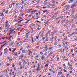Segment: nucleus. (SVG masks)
Here are the masks:
<instances>
[{
  "label": "nucleus",
  "instance_id": "obj_1",
  "mask_svg": "<svg viewBox=\"0 0 77 77\" xmlns=\"http://www.w3.org/2000/svg\"><path fill=\"white\" fill-rule=\"evenodd\" d=\"M14 41H13L11 42L9 44V45H10V46H11V45H12L13 44H14Z\"/></svg>",
  "mask_w": 77,
  "mask_h": 77
},
{
  "label": "nucleus",
  "instance_id": "obj_2",
  "mask_svg": "<svg viewBox=\"0 0 77 77\" xmlns=\"http://www.w3.org/2000/svg\"><path fill=\"white\" fill-rule=\"evenodd\" d=\"M22 53H27V50H23Z\"/></svg>",
  "mask_w": 77,
  "mask_h": 77
},
{
  "label": "nucleus",
  "instance_id": "obj_3",
  "mask_svg": "<svg viewBox=\"0 0 77 77\" xmlns=\"http://www.w3.org/2000/svg\"><path fill=\"white\" fill-rule=\"evenodd\" d=\"M44 58H45V57L44 56L42 55L41 57V59H42V60H44Z\"/></svg>",
  "mask_w": 77,
  "mask_h": 77
},
{
  "label": "nucleus",
  "instance_id": "obj_4",
  "mask_svg": "<svg viewBox=\"0 0 77 77\" xmlns=\"http://www.w3.org/2000/svg\"><path fill=\"white\" fill-rule=\"evenodd\" d=\"M6 44H7V42H6L5 44H4L3 45H1V48H3V46H5V45H6Z\"/></svg>",
  "mask_w": 77,
  "mask_h": 77
},
{
  "label": "nucleus",
  "instance_id": "obj_5",
  "mask_svg": "<svg viewBox=\"0 0 77 77\" xmlns=\"http://www.w3.org/2000/svg\"><path fill=\"white\" fill-rule=\"evenodd\" d=\"M40 69H41V67H38L36 69V70L37 71H39V70H40Z\"/></svg>",
  "mask_w": 77,
  "mask_h": 77
},
{
  "label": "nucleus",
  "instance_id": "obj_6",
  "mask_svg": "<svg viewBox=\"0 0 77 77\" xmlns=\"http://www.w3.org/2000/svg\"><path fill=\"white\" fill-rule=\"evenodd\" d=\"M62 74V72H60L58 73V75H61Z\"/></svg>",
  "mask_w": 77,
  "mask_h": 77
},
{
  "label": "nucleus",
  "instance_id": "obj_7",
  "mask_svg": "<svg viewBox=\"0 0 77 77\" xmlns=\"http://www.w3.org/2000/svg\"><path fill=\"white\" fill-rule=\"evenodd\" d=\"M8 50H7L5 51L4 52V54H6V53H7V52H8Z\"/></svg>",
  "mask_w": 77,
  "mask_h": 77
},
{
  "label": "nucleus",
  "instance_id": "obj_8",
  "mask_svg": "<svg viewBox=\"0 0 77 77\" xmlns=\"http://www.w3.org/2000/svg\"><path fill=\"white\" fill-rule=\"evenodd\" d=\"M54 39V36H52V38H50V41H52V39Z\"/></svg>",
  "mask_w": 77,
  "mask_h": 77
},
{
  "label": "nucleus",
  "instance_id": "obj_9",
  "mask_svg": "<svg viewBox=\"0 0 77 77\" xmlns=\"http://www.w3.org/2000/svg\"><path fill=\"white\" fill-rule=\"evenodd\" d=\"M52 54V53H51L50 54H48L47 56V58H48L49 56H50Z\"/></svg>",
  "mask_w": 77,
  "mask_h": 77
},
{
  "label": "nucleus",
  "instance_id": "obj_10",
  "mask_svg": "<svg viewBox=\"0 0 77 77\" xmlns=\"http://www.w3.org/2000/svg\"><path fill=\"white\" fill-rule=\"evenodd\" d=\"M63 16L59 17V18H61L60 19H63Z\"/></svg>",
  "mask_w": 77,
  "mask_h": 77
},
{
  "label": "nucleus",
  "instance_id": "obj_11",
  "mask_svg": "<svg viewBox=\"0 0 77 77\" xmlns=\"http://www.w3.org/2000/svg\"><path fill=\"white\" fill-rule=\"evenodd\" d=\"M41 65V64L40 63H39L38 64V67H40L39 66H40Z\"/></svg>",
  "mask_w": 77,
  "mask_h": 77
},
{
  "label": "nucleus",
  "instance_id": "obj_12",
  "mask_svg": "<svg viewBox=\"0 0 77 77\" xmlns=\"http://www.w3.org/2000/svg\"><path fill=\"white\" fill-rule=\"evenodd\" d=\"M14 56H17V52H15V53H14Z\"/></svg>",
  "mask_w": 77,
  "mask_h": 77
},
{
  "label": "nucleus",
  "instance_id": "obj_13",
  "mask_svg": "<svg viewBox=\"0 0 77 77\" xmlns=\"http://www.w3.org/2000/svg\"><path fill=\"white\" fill-rule=\"evenodd\" d=\"M63 71H64V72H68V71H66V70L65 69H63Z\"/></svg>",
  "mask_w": 77,
  "mask_h": 77
},
{
  "label": "nucleus",
  "instance_id": "obj_14",
  "mask_svg": "<svg viewBox=\"0 0 77 77\" xmlns=\"http://www.w3.org/2000/svg\"><path fill=\"white\" fill-rule=\"evenodd\" d=\"M57 32V31H54L53 32V33H54H54H56Z\"/></svg>",
  "mask_w": 77,
  "mask_h": 77
},
{
  "label": "nucleus",
  "instance_id": "obj_15",
  "mask_svg": "<svg viewBox=\"0 0 77 77\" xmlns=\"http://www.w3.org/2000/svg\"><path fill=\"white\" fill-rule=\"evenodd\" d=\"M1 16H4V14H3V13H1Z\"/></svg>",
  "mask_w": 77,
  "mask_h": 77
},
{
  "label": "nucleus",
  "instance_id": "obj_16",
  "mask_svg": "<svg viewBox=\"0 0 77 77\" xmlns=\"http://www.w3.org/2000/svg\"><path fill=\"white\" fill-rule=\"evenodd\" d=\"M30 53H32V52L30 51H29L28 53V55H30Z\"/></svg>",
  "mask_w": 77,
  "mask_h": 77
},
{
  "label": "nucleus",
  "instance_id": "obj_17",
  "mask_svg": "<svg viewBox=\"0 0 77 77\" xmlns=\"http://www.w3.org/2000/svg\"><path fill=\"white\" fill-rule=\"evenodd\" d=\"M13 65H12V67L13 68H15V64H14V63H13Z\"/></svg>",
  "mask_w": 77,
  "mask_h": 77
},
{
  "label": "nucleus",
  "instance_id": "obj_18",
  "mask_svg": "<svg viewBox=\"0 0 77 77\" xmlns=\"http://www.w3.org/2000/svg\"><path fill=\"white\" fill-rule=\"evenodd\" d=\"M12 36H11L9 37V38H8L9 40L10 39H11V38H12Z\"/></svg>",
  "mask_w": 77,
  "mask_h": 77
},
{
  "label": "nucleus",
  "instance_id": "obj_19",
  "mask_svg": "<svg viewBox=\"0 0 77 77\" xmlns=\"http://www.w3.org/2000/svg\"><path fill=\"white\" fill-rule=\"evenodd\" d=\"M69 3H72V2L71 1H69L68 2Z\"/></svg>",
  "mask_w": 77,
  "mask_h": 77
},
{
  "label": "nucleus",
  "instance_id": "obj_20",
  "mask_svg": "<svg viewBox=\"0 0 77 77\" xmlns=\"http://www.w3.org/2000/svg\"><path fill=\"white\" fill-rule=\"evenodd\" d=\"M47 46H48L47 45H46L45 46V48L46 49H48V48H47Z\"/></svg>",
  "mask_w": 77,
  "mask_h": 77
},
{
  "label": "nucleus",
  "instance_id": "obj_21",
  "mask_svg": "<svg viewBox=\"0 0 77 77\" xmlns=\"http://www.w3.org/2000/svg\"><path fill=\"white\" fill-rule=\"evenodd\" d=\"M68 22H69V21H68V20H67L66 21V24H68Z\"/></svg>",
  "mask_w": 77,
  "mask_h": 77
},
{
  "label": "nucleus",
  "instance_id": "obj_22",
  "mask_svg": "<svg viewBox=\"0 0 77 77\" xmlns=\"http://www.w3.org/2000/svg\"><path fill=\"white\" fill-rule=\"evenodd\" d=\"M57 45V42H55L54 43V45L55 46H56Z\"/></svg>",
  "mask_w": 77,
  "mask_h": 77
},
{
  "label": "nucleus",
  "instance_id": "obj_23",
  "mask_svg": "<svg viewBox=\"0 0 77 77\" xmlns=\"http://www.w3.org/2000/svg\"><path fill=\"white\" fill-rule=\"evenodd\" d=\"M46 40L45 41H48V37H46Z\"/></svg>",
  "mask_w": 77,
  "mask_h": 77
},
{
  "label": "nucleus",
  "instance_id": "obj_24",
  "mask_svg": "<svg viewBox=\"0 0 77 77\" xmlns=\"http://www.w3.org/2000/svg\"><path fill=\"white\" fill-rule=\"evenodd\" d=\"M6 41H4V42H2L0 43L1 44H3V43H5V42H6Z\"/></svg>",
  "mask_w": 77,
  "mask_h": 77
},
{
  "label": "nucleus",
  "instance_id": "obj_25",
  "mask_svg": "<svg viewBox=\"0 0 77 77\" xmlns=\"http://www.w3.org/2000/svg\"><path fill=\"white\" fill-rule=\"evenodd\" d=\"M31 13H30V14H34V13H33V12H34V11H31Z\"/></svg>",
  "mask_w": 77,
  "mask_h": 77
},
{
  "label": "nucleus",
  "instance_id": "obj_26",
  "mask_svg": "<svg viewBox=\"0 0 77 77\" xmlns=\"http://www.w3.org/2000/svg\"><path fill=\"white\" fill-rule=\"evenodd\" d=\"M49 49V50H53V48H50Z\"/></svg>",
  "mask_w": 77,
  "mask_h": 77
},
{
  "label": "nucleus",
  "instance_id": "obj_27",
  "mask_svg": "<svg viewBox=\"0 0 77 77\" xmlns=\"http://www.w3.org/2000/svg\"><path fill=\"white\" fill-rule=\"evenodd\" d=\"M19 66H22V65H21V62H19Z\"/></svg>",
  "mask_w": 77,
  "mask_h": 77
},
{
  "label": "nucleus",
  "instance_id": "obj_28",
  "mask_svg": "<svg viewBox=\"0 0 77 77\" xmlns=\"http://www.w3.org/2000/svg\"><path fill=\"white\" fill-rule=\"evenodd\" d=\"M9 24H7L5 26V28L6 27H8V26Z\"/></svg>",
  "mask_w": 77,
  "mask_h": 77
},
{
  "label": "nucleus",
  "instance_id": "obj_29",
  "mask_svg": "<svg viewBox=\"0 0 77 77\" xmlns=\"http://www.w3.org/2000/svg\"><path fill=\"white\" fill-rule=\"evenodd\" d=\"M40 54L41 55H42V54H43V53L42 52H40Z\"/></svg>",
  "mask_w": 77,
  "mask_h": 77
},
{
  "label": "nucleus",
  "instance_id": "obj_30",
  "mask_svg": "<svg viewBox=\"0 0 77 77\" xmlns=\"http://www.w3.org/2000/svg\"><path fill=\"white\" fill-rule=\"evenodd\" d=\"M66 39H67V37H66L64 38V41H65V40H66Z\"/></svg>",
  "mask_w": 77,
  "mask_h": 77
},
{
  "label": "nucleus",
  "instance_id": "obj_31",
  "mask_svg": "<svg viewBox=\"0 0 77 77\" xmlns=\"http://www.w3.org/2000/svg\"><path fill=\"white\" fill-rule=\"evenodd\" d=\"M15 50H16V48H15L14 49L12 52H14V51H15Z\"/></svg>",
  "mask_w": 77,
  "mask_h": 77
},
{
  "label": "nucleus",
  "instance_id": "obj_32",
  "mask_svg": "<svg viewBox=\"0 0 77 77\" xmlns=\"http://www.w3.org/2000/svg\"><path fill=\"white\" fill-rule=\"evenodd\" d=\"M65 20H63L61 21V23H63V22H65Z\"/></svg>",
  "mask_w": 77,
  "mask_h": 77
},
{
  "label": "nucleus",
  "instance_id": "obj_33",
  "mask_svg": "<svg viewBox=\"0 0 77 77\" xmlns=\"http://www.w3.org/2000/svg\"><path fill=\"white\" fill-rule=\"evenodd\" d=\"M29 20H28L27 22H25V23H28L29 22Z\"/></svg>",
  "mask_w": 77,
  "mask_h": 77
},
{
  "label": "nucleus",
  "instance_id": "obj_34",
  "mask_svg": "<svg viewBox=\"0 0 77 77\" xmlns=\"http://www.w3.org/2000/svg\"><path fill=\"white\" fill-rule=\"evenodd\" d=\"M17 11V10L15 9V10H14V12H15V13H14V14H16V12Z\"/></svg>",
  "mask_w": 77,
  "mask_h": 77
},
{
  "label": "nucleus",
  "instance_id": "obj_35",
  "mask_svg": "<svg viewBox=\"0 0 77 77\" xmlns=\"http://www.w3.org/2000/svg\"><path fill=\"white\" fill-rule=\"evenodd\" d=\"M48 20L47 21V22H45L44 23H46V25H45V26H46V24H47V23H48Z\"/></svg>",
  "mask_w": 77,
  "mask_h": 77
},
{
  "label": "nucleus",
  "instance_id": "obj_36",
  "mask_svg": "<svg viewBox=\"0 0 77 77\" xmlns=\"http://www.w3.org/2000/svg\"><path fill=\"white\" fill-rule=\"evenodd\" d=\"M2 54H3V52H2L0 54V56H1L2 55Z\"/></svg>",
  "mask_w": 77,
  "mask_h": 77
},
{
  "label": "nucleus",
  "instance_id": "obj_37",
  "mask_svg": "<svg viewBox=\"0 0 77 77\" xmlns=\"http://www.w3.org/2000/svg\"><path fill=\"white\" fill-rule=\"evenodd\" d=\"M8 10H7L5 12V13H7L8 12Z\"/></svg>",
  "mask_w": 77,
  "mask_h": 77
},
{
  "label": "nucleus",
  "instance_id": "obj_38",
  "mask_svg": "<svg viewBox=\"0 0 77 77\" xmlns=\"http://www.w3.org/2000/svg\"><path fill=\"white\" fill-rule=\"evenodd\" d=\"M65 60L66 61H67V62H68V60H68V59H65Z\"/></svg>",
  "mask_w": 77,
  "mask_h": 77
},
{
  "label": "nucleus",
  "instance_id": "obj_39",
  "mask_svg": "<svg viewBox=\"0 0 77 77\" xmlns=\"http://www.w3.org/2000/svg\"><path fill=\"white\" fill-rule=\"evenodd\" d=\"M75 33V32H73V33H72L71 35V36H72L73 35H74V34Z\"/></svg>",
  "mask_w": 77,
  "mask_h": 77
},
{
  "label": "nucleus",
  "instance_id": "obj_40",
  "mask_svg": "<svg viewBox=\"0 0 77 77\" xmlns=\"http://www.w3.org/2000/svg\"><path fill=\"white\" fill-rule=\"evenodd\" d=\"M63 60H64V59H65V56H64V57H63Z\"/></svg>",
  "mask_w": 77,
  "mask_h": 77
},
{
  "label": "nucleus",
  "instance_id": "obj_41",
  "mask_svg": "<svg viewBox=\"0 0 77 77\" xmlns=\"http://www.w3.org/2000/svg\"><path fill=\"white\" fill-rule=\"evenodd\" d=\"M52 3H53V4H56V3H55V1H53L52 2Z\"/></svg>",
  "mask_w": 77,
  "mask_h": 77
},
{
  "label": "nucleus",
  "instance_id": "obj_42",
  "mask_svg": "<svg viewBox=\"0 0 77 77\" xmlns=\"http://www.w3.org/2000/svg\"><path fill=\"white\" fill-rule=\"evenodd\" d=\"M15 33V31H14L13 33H11V34H14V33Z\"/></svg>",
  "mask_w": 77,
  "mask_h": 77
},
{
  "label": "nucleus",
  "instance_id": "obj_43",
  "mask_svg": "<svg viewBox=\"0 0 77 77\" xmlns=\"http://www.w3.org/2000/svg\"><path fill=\"white\" fill-rule=\"evenodd\" d=\"M59 19H60V17H58L56 19V20H58Z\"/></svg>",
  "mask_w": 77,
  "mask_h": 77
},
{
  "label": "nucleus",
  "instance_id": "obj_44",
  "mask_svg": "<svg viewBox=\"0 0 77 77\" xmlns=\"http://www.w3.org/2000/svg\"><path fill=\"white\" fill-rule=\"evenodd\" d=\"M10 65V64H9V63H8L7 65V66H9Z\"/></svg>",
  "mask_w": 77,
  "mask_h": 77
},
{
  "label": "nucleus",
  "instance_id": "obj_45",
  "mask_svg": "<svg viewBox=\"0 0 77 77\" xmlns=\"http://www.w3.org/2000/svg\"><path fill=\"white\" fill-rule=\"evenodd\" d=\"M23 21V20H20L18 21L19 22H21V21Z\"/></svg>",
  "mask_w": 77,
  "mask_h": 77
},
{
  "label": "nucleus",
  "instance_id": "obj_46",
  "mask_svg": "<svg viewBox=\"0 0 77 77\" xmlns=\"http://www.w3.org/2000/svg\"><path fill=\"white\" fill-rule=\"evenodd\" d=\"M13 21H14H14L17 22V21H18V20H14Z\"/></svg>",
  "mask_w": 77,
  "mask_h": 77
},
{
  "label": "nucleus",
  "instance_id": "obj_47",
  "mask_svg": "<svg viewBox=\"0 0 77 77\" xmlns=\"http://www.w3.org/2000/svg\"><path fill=\"white\" fill-rule=\"evenodd\" d=\"M5 11H6V9H4L2 11L3 12H5Z\"/></svg>",
  "mask_w": 77,
  "mask_h": 77
},
{
  "label": "nucleus",
  "instance_id": "obj_48",
  "mask_svg": "<svg viewBox=\"0 0 77 77\" xmlns=\"http://www.w3.org/2000/svg\"><path fill=\"white\" fill-rule=\"evenodd\" d=\"M48 66V65L46 64V65L45 66V67H47V66Z\"/></svg>",
  "mask_w": 77,
  "mask_h": 77
},
{
  "label": "nucleus",
  "instance_id": "obj_49",
  "mask_svg": "<svg viewBox=\"0 0 77 77\" xmlns=\"http://www.w3.org/2000/svg\"><path fill=\"white\" fill-rule=\"evenodd\" d=\"M45 37H43L42 39V40H44V39H45Z\"/></svg>",
  "mask_w": 77,
  "mask_h": 77
},
{
  "label": "nucleus",
  "instance_id": "obj_50",
  "mask_svg": "<svg viewBox=\"0 0 77 77\" xmlns=\"http://www.w3.org/2000/svg\"><path fill=\"white\" fill-rule=\"evenodd\" d=\"M17 18V16H15L14 17L15 19H16Z\"/></svg>",
  "mask_w": 77,
  "mask_h": 77
},
{
  "label": "nucleus",
  "instance_id": "obj_51",
  "mask_svg": "<svg viewBox=\"0 0 77 77\" xmlns=\"http://www.w3.org/2000/svg\"><path fill=\"white\" fill-rule=\"evenodd\" d=\"M33 72H36V70L35 69L33 71Z\"/></svg>",
  "mask_w": 77,
  "mask_h": 77
},
{
  "label": "nucleus",
  "instance_id": "obj_52",
  "mask_svg": "<svg viewBox=\"0 0 77 77\" xmlns=\"http://www.w3.org/2000/svg\"><path fill=\"white\" fill-rule=\"evenodd\" d=\"M71 52L72 53H73V50L72 49H71Z\"/></svg>",
  "mask_w": 77,
  "mask_h": 77
},
{
  "label": "nucleus",
  "instance_id": "obj_53",
  "mask_svg": "<svg viewBox=\"0 0 77 77\" xmlns=\"http://www.w3.org/2000/svg\"><path fill=\"white\" fill-rule=\"evenodd\" d=\"M75 10H74L72 12V14H73L74 12H75Z\"/></svg>",
  "mask_w": 77,
  "mask_h": 77
},
{
  "label": "nucleus",
  "instance_id": "obj_54",
  "mask_svg": "<svg viewBox=\"0 0 77 77\" xmlns=\"http://www.w3.org/2000/svg\"><path fill=\"white\" fill-rule=\"evenodd\" d=\"M34 15H38V13H36L34 14Z\"/></svg>",
  "mask_w": 77,
  "mask_h": 77
},
{
  "label": "nucleus",
  "instance_id": "obj_55",
  "mask_svg": "<svg viewBox=\"0 0 77 77\" xmlns=\"http://www.w3.org/2000/svg\"><path fill=\"white\" fill-rule=\"evenodd\" d=\"M32 17V15H29L28 16V17Z\"/></svg>",
  "mask_w": 77,
  "mask_h": 77
},
{
  "label": "nucleus",
  "instance_id": "obj_56",
  "mask_svg": "<svg viewBox=\"0 0 77 77\" xmlns=\"http://www.w3.org/2000/svg\"><path fill=\"white\" fill-rule=\"evenodd\" d=\"M73 7H76V5H73Z\"/></svg>",
  "mask_w": 77,
  "mask_h": 77
},
{
  "label": "nucleus",
  "instance_id": "obj_57",
  "mask_svg": "<svg viewBox=\"0 0 77 77\" xmlns=\"http://www.w3.org/2000/svg\"><path fill=\"white\" fill-rule=\"evenodd\" d=\"M23 48H21V49H20V51H21V50H23Z\"/></svg>",
  "mask_w": 77,
  "mask_h": 77
},
{
  "label": "nucleus",
  "instance_id": "obj_58",
  "mask_svg": "<svg viewBox=\"0 0 77 77\" xmlns=\"http://www.w3.org/2000/svg\"><path fill=\"white\" fill-rule=\"evenodd\" d=\"M61 46H62V45H58V47H61Z\"/></svg>",
  "mask_w": 77,
  "mask_h": 77
},
{
  "label": "nucleus",
  "instance_id": "obj_59",
  "mask_svg": "<svg viewBox=\"0 0 77 77\" xmlns=\"http://www.w3.org/2000/svg\"><path fill=\"white\" fill-rule=\"evenodd\" d=\"M18 18H20V19H22V18L21 17H18Z\"/></svg>",
  "mask_w": 77,
  "mask_h": 77
},
{
  "label": "nucleus",
  "instance_id": "obj_60",
  "mask_svg": "<svg viewBox=\"0 0 77 77\" xmlns=\"http://www.w3.org/2000/svg\"><path fill=\"white\" fill-rule=\"evenodd\" d=\"M69 9V7H67V8H66V10H68V9Z\"/></svg>",
  "mask_w": 77,
  "mask_h": 77
},
{
  "label": "nucleus",
  "instance_id": "obj_61",
  "mask_svg": "<svg viewBox=\"0 0 77 77\" xmlns=\"http://www.w3.org/2000/svg\"><path fill=\"white\" fill-rule=\"evenodd\" d=\"M68 42H65V44H68Z\"/></svg>",
  "mask_w": 77,
  "mask_h": 77
},
{
  "label": "nucleus",
  "instance_id": "obj_62",
  "mask_svg": "<svg viewBox=\"0 0 77 77\" xmlns=\"http://www.w3.org/2000/svg\"><path fill=\"white\" fill-rule=\"evenodd\" d=\"M8 71V70H5V72H6H6H7V71Z\"/></svg>",
  "mask_w": 77,
  "mask_h": 77
},
{
  "label": "nucleus",
  "instance_id": "obj_63",
  "mask_svg": "<svg viewBox=\"0 0 77 77\" xmlns=\"http://www.w3.org/2000/svg\"><path fill=\"white\" fill-rule=\"evenodd\" d=\"M18 26H20V27H21V26H22V25H18Z\"/></svg>",
  "mask_w": 77,
  "mask_h": 77
},
{
  "label": "nucleus",
  "instance_id": "obj_64",
  "mask_svg": "<svg viewBox=\"0 0 77 77\" xmlns=\"http://www.w3.org/2000/svg\"><path fill=\"white\" fill-rule=\"evenodd\" d=\"M69 37H70V36H71V34L69 35H68Z\"/></svg>",
  "mask_w": 77,
  "mask_h": 77
}]
</instances>
